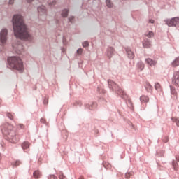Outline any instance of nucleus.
<instances>
[{
  "label": "nucleus",
  "instance_id": "obj_1",
  "mask_svg": "<svg viewBox=\"0 0 179 179\" xmlns=\"http://www.w3.org/2000/svg\"><path fill=\"white\" fill-rule=\"evenodd\" d=\"M14 35L17 40L13 43V50L16 54H23L24 52V46H23V40L26 41H33V36L29 34V29L24 24L23 16L17 14L14 15L12 19Z\"/></svg>",
  "mask_w": 179,
  "mask_h": 179
},
{
  "label": "nucleus",
  "instance_id": "obj_2",
  "mask_svg": "<svg viewBox=\"0 0 179 179\" xmlns=\"http://www.w3.org/2000/svg\"><path fill=\"white\" fill-rule=\"evenodd\" d=\"M2 134L6 136L8 141L11 143H16L19 138L16 134V128L9 123H4L1 127Z\"/></svg>",
  "mask_w": 179,
  "mask_h": 179
},
{
  "label": "nucleus",
  "instance_id": "obj_3",
  "mask_svg": "<svg viewBox=\"0 0 179 179\" xmlns=\"http://www.w3.org/2000/svg\"><path fill=\"white\" fill-rule=\"evenodd\" d=\"M8 68L10 69H15L18 72H23L24 67L23 66V62L22 59L17 57H10L8 58Z\"/></svg>",
  "mask_w": 179,
  "mask_h": 179
},
{
  "label": "nucleus",
  "instance_id": "obj_4",
  "mask_svg": "<svg viewBox=\"0 0 179 179\" xmlns=\"http://www.w3.org/2000/svg\"><path fill=\"white\" fill-rule=\"evenodd\" d=\"M108 85L109 89H110V90L116 92L118 96H120L122 99H127V94H125L124 90H122V89H121L120 86H118L116 83H115L114 81L111 80H108Z\"/></svg>",
  "mask_w": 179,
  "mask_h": 179
},
{
  "label": "nucleus",
  "instance_id": "obj_5",
  "mask_svg": "<svg viewBox=\"0 0 179 179\" xmlns=\"http://www.w3.org/2000/svg\"><path fill=\"white\" fill-rule=\"evenodd\" d=\"M68 13H69V10L64 8L62 11V17H56V26L58 27L59 30H64L65 22L64 17H68Z\"/></svg>",
  "mask_w": 179,
  "mask_h": 179
},
{
  "label": "nucleus",
  "instance_id": "obj_6",
  "mask_svg": "<svg viewBox=\"0 0 179 179\" xmlns=\"http://www.w3.org/2000/svg\"><path fill=\"white\" fill-rule=\"evenodd\" d=\"M6 43H8V29L3 28L0 31V45L3 49L5 48Z\"/></svg>",
  "mask_w": 179,
  "mask_h": 179
},
{
  "label": "nucleus",
  "instance_id": "obj_7",
  "mask_svg": "<svg viewBox=\"0 0 179 179\" xmlns=\"http://www.w3.org/2000/svg\"><path fill=\"white\" fill-rule=\"evenodd\" d=\"M38 12L40 20H45L47 17V10L45 9V6H41L38 7Z\"/></svg>",
  "mask_w": 179,
  "mask_h": 179
},
{
  "label": "nucleus",
  "instance_id": "obj_8",
  "mask_svg": "<svg viewBox=\"0 0 179 179\" xmlns=\"http://www.w3.org/2000/svg\"><path fill=\"white\" fill-rule=\"evenodd\" d=\"M165 23L169 27H176L177 24H178V23H179V18H178V17H176L171 20H166Z\"/></svg>",
  "mask_w": 179,
  "mask_h": 179
},
{
  "label": "nucleus",
  "instance_id": "obj_9",
  "mask_svg": "<svg viewBox=\"0 0 179 179\" xmlns=\"http://www.w3.org/2000/svg\"><path fill=\"white\" fill-rule=\"evenodd\" d=\"M172 83L179 87V71H176L172 78Z\"/></svg>",
  "mask_w": 179,
  "mask_h": 179
},
{
  "label": "nucleus",
  "instance_id": "obj_10",
  "mask_svg": "<svg viewBox=\"0 0 179 179\" xmlns=\"http://www.w3.org/2000/svg\"><path fill=\"white\" fill-rule=\"evenodd\" d=\"M143 46L144 48H150V47H152V42L150 39L145 38L143 41Z\"/></svg>",
  "mask_w": 179,
  "mask_h": 179
},
{
  "label": "nucleus",
  "instance_id": "obj_11",
  "mask_svg": "<svg viewBox=\"0 0 179 179\" xmlns=\"http://www.w3.org/2000/svg\"><path fill=\"white\" fill-rule=\"evenodd\" d=\"M125 51L127 54L128 57L130 59H134V57H135V55L134 54V52H132V50H131V48H129V47L125 48Z\"/></svg>",
  "mask_w": 179,
  "mask_h": 179
},
{
  "label": "nucleus",
  "instance_id": "obj_12",
  "mask_svg": "<svg viewBox=\"0 0 179 179\" xmlns=\"http://www.w3.org/2000/svg\"><path fill=\"white\" fill-rule=\"evenodd\" d=\"M140 101L141 103V107H145V103L149 102V97L143 95L140 97Z\"/></svg>",
  "mask_w": 179,
  "mask_h": 179
},
{
  "label": "nucleus",
  "instance_id": "obj_13",
  "mask_svg": "<svg viewBox=\"0 0 179 179\" xmlns=\"http://www.w3.org/2000/svg\"><path fill=\"white\" fill-rule=\"evenodd\" d=\"M146 64L150 65V66H156V64H157V60H153L150 58H148L145 59Z\"/></svg>",
  "mask_w": 179,
  "mask_h": 179
},
{
  "label": "nucleus",
  "instance_id": "obj_14",
  "mask_svg": "<svg viewBox=\"0 0 179 179\" xmlns=\"http://www.w3.org/2000/svg\"><path fill=\"white\" fill-rule=\"evenodd\" d=\"M108 58H111V57H113V55H114V48H113L112 47H109L107 49V54H106Z\"/></svg>",
  "mask_w": 179,
  "mask_h": 179
},
{
  "label": "nucleus",
  "instance_id": "obj_15",
  "mask_svg": "<svg viewBox=\"0 0 179 179\" xmlns=\"http://www.w3.org/2000/svg\"><path fill=\"white\" fill-rule=\"evenodd\" d=\"M85 108H88L89 110H93L94 108H96L97 107V103L96 102H94L92 104H85Z\"/></svg>",
  "mask_w": 179,
  "mask_h": 179
},
{
  "label": "nucleus",
  "instance_id": "obj_16",
  "mask_svg": "<svg viewBox=\"0 0 179 179\" xmlns=\"http://www.w3.org/2000/svg\"><path fill=\"white\" fill-rule=\"evenodd\" d=\"M30 147V143L29 142H24L22 144V148L24 152H28L29 151V148Z\"/></svg>",
  "mask_w": 179,
  "mask_h": 179
},
{
  "label": "nucleus",
  "instance_id": "obj_17",
  "mask_svg": "<svg viewBox=\"0 0 179 179\" xmlns=\"http://www.w3.org/2000/svg\"><path fill=\"white\" fill-rule=\"evenodd\" d=\"M173 170H175V171H178V163H177L176 160H173L171 162Z\"/></svg>",
  "mask_w": 179,
  "mask_h": 179
},
{
  "label": "nucleus",
  "instance_id": "obj_18",
  "mask_svg": "<svg viewBox=\"0 0 179 179\" xmlns=\"http://www.w3.org/2000/svg\"><path fill=\"white\" fill-rule=\"evenodd\" d=\"M137 68L140 69V71H143V69L145 68V64H143L142 62H139L137 64Z\"/></svg>",
  "mask_w": 179,
  "mask_h": 179
},
{
  "label": "nucleus",
  "instance_id": "obj_19",
  "mask_svg": "<svg viewBox=\"0 0 179 179\" xmlns=\"http://www.w3.org/2000/svg\"><path fill=\"white\" fill-rule=\"evenodd\" d=\"M33 176L34 178H40V177H41V172H40V171H35Z\"/></svg>",
  "mask_w": 179,
  "mask_h": 179
},
{
  "label": "nucleus",
  "instance_id": "obj_20",
  "mask_svg": "<svg viewBox=\"0 0 179 179\" xmlns=\"http://www.w3.org/2000/svg\"><path fill=\"white\" fill-rule=\"evenodd\" d=\"M47 2L48 3L49 6H50V8H52V6H54L55 5L57 4L56 0H48Z\"/></svg>",
  "mask_w": 179,
  "mask_h": 179
},
{
  "label": "nucleus",
  "instance_id": "obj_21",
  "mask_svg": "<svg viewBox=\"0 0 179 179\" xmlns=\"http://www.w3.org/2000/svg\"><path fill=\"white\" fill-rule=\"evenodd\" d=\"M11 164L13 167H17V166H20V164H22V162L19 160H16V161H13L11 163Z\"/></svg>",
  "mask_w": 179,
  "mask_h": 179
},
{
  "label": "nucleus",
  "instance_id": "obj_22",
  "mask_svg": "<svg viewBox=\"0 0 179 179\" xmlns=\"http://www.w3.org/2000/svg\"><path fill=\"white\" fill-rule=\"evenodd\" d=\"M155 89L157 90V92H162V87L159 83L155 84Z\"/></svg>",
  "mask_w": 179,
  "mask_h": 179
},
{
  "label": "nucleus",
  "instance_id": "obj_23",
  "mask_svg": "<svg viewBox=\"0 0 179 179\" xmlns=\"http://www.w3.org/2000/svg\"><path fill=\"white\" fill-rule=\"evenodd\" d=\"M145 37H148V38H152V37H153V36H155V34H153L152 31H148V32L145 33Z\"/></svg>",
  "mask_w": 179,
  "mask_h": 179
},
{
  "label": "nucleus",
  "instance_id": "obj_24",
  "mask_svg": "<svg viewBox=\"0 0 179 179\" xmlns=\"http://www.w3.org/2000/svg\"><path fill=\"white\" fill-rule=\"evenodd\" d=\"M145 87L147 92H150L152 90V85H150V83H146Z\"/></svg>",
  "mask_w": 179,
  "mask_h": 179
},
{
  "label": "nucleus",
  "instance_id": "obj_25",
  "mask_svg": "<svg viewBox=\"0 0 179 179\" xmlns=\"http://www.w3.org/2000/svg\"><path fill=\"white\" fill-rule=\"evenodd\" d=\"M173 122H175L177 127H179V118L178 117H172L171 118Z\"/></svg>",
  "mask_w": 179,
  "mask_h": 179
},
{
  "label": "nucleus",
  "instance_id": "obj_26",
  "mask_svg": "<svg viewBox=\"0 0 179 179\" xmlns=\"http://www.w3.org/2000/svg\"><path fill=\"white\" fill-rule=\"evenodd\" d=\"M106 3L108 8H113V2H111V0H106Z\"/></svg>",
  "mask_w": 179,
  "mask_h": 179
},
{
  "label": "nucleus",
  "instance_id": "obj_27",
  "mask_svg": "<svg viewBox=\"0 0 179 179\" xmlns=\"http://www.w3.org/2000/svg\"><path fill=\"white\" fill-rule=\"evenodd\" d=\"M173 66H178L179 65V57L176 58L173 62Z\"/></svg>",
  "mask_w": 179,
  "mask_h": 179
},
{
  "label": "nucleus",
  "instance_id": "obj_28",
  "mask_svg": "<svg viewBox=\"0 0 179 179\" xmlns=\"http://www.w3.org/2000/svg\"><path fill=\"white\" fill-rule=\"evenodd\" d=\"M58 176L59 179H66V177L64 176V173L62 172H59Z\"/></svg>",
  "mask_w": 179,
  "mask_h": 179
},
{
  "label": "nucleus",
  "instance_id": "obj_29",
  "mask_svg": "<svg viewBox=\"0 0 179 179\" xmlns=\"http://www.w3.org/2000/svg\"><path fill=\"white\" fill-rule=\"evenodd\" d=\"M97 91L99 92V93H106V91L100 87H98Z\"/></svg>",
  "mask_w": 179,
  "mask_h": 179
},
{
  "label": "nucleus",
  "instance_id": "obj_30",
  "mask_svg": "<svg viewBox=\"0 0 179 179\" xmlns=\"http://www.w3.org/2000/svg\"><path fill=\"white\" fill-rule=\"evenodd\" d=\"M83 52V49H82V48H79V49L76 51L77 55H80Z\"/></svg>",
  "mask_w": 179,
  "mask_h": 179
},
{
  "label": "nucleus",
  "instance_id": "obj_31",
  "mask_svg": "<svg viewBox=\"0 0 179 179\" xmlns=\"http://www.w3.org/2000/svg\"><path fill=\"white\" fill-rule=\"evenodd\" d=\"M73 19H75V17L71 16V17L68 19V22H69V23H73Z\"/></svg>",
  "mask_w": 179,
  "mask_h": 179
},
{
  "label": "nucleus",
  "instance_id": "obj_32",
  "mask_svg": "<svg viewBox=\"0 0 179 179\" xmlns=\"http://www.w3.org/2000/svg\"><path fill=\"white\" fill-rule=\"evenodd\" d=\"M83 47H84V48H86V47H89V42H87V41L83 42Z\"/></svg>",
  "mask_w": 179,
  "mask_h": 179
},
{
  "label": "nucleus",
  "instance_id": "obj_33",
  "mask_svg": "<svg viewBox=\"0 0 179 179\" xmlns=\"http://www.w3.org/2000/svg\"><path fill=\"white\" fill-rule=\"evenodd\" d=\"M7 117L8 118H9L10 120H13V115H12V113H7Z\"/></svg>",
  "mask_w": 179,
  "mask_h": 179
},
{
  "label": "nucleus",
  "instance_id": "obj_34",
  "mask_svg": "<svg viewBox=\"0 0 179 179\" xmlns=\"http://www.w3.org/2000/svg\"><path fill=\"white\" fill-rule=\"evenodd\" d=\"M75 106H78V107L82 106V102L80 101H77L75 103Z\"/></svg>",
  "mask_w": 179,
  "mask_h": 179
},
{
  "label": "nucleus",
  "instance_id": "obj_35",
  "mask_svg": "<svg viewBox=\"0 0 179 179\" xmlns=\"http://www.w3.org/2000/svg\"><path fill=\"white\" fill-rule=\"evenodd\" d=\"M171 87V94H176V90L174 89V87Z\"/></svg>",
  "mask_w": 179,
  "mask_h": 179
},
{
  "label": "nucleus",
  "instance_id": "obj_36",
  "mask_svg": "<svg viewBox=\"0 0 179 179\" xmlns=\"http://www.w3.org/2000/svg\"><path fill=\"white\" fill-rule=\"evenodd\" d=\"M48 179H58L57 178V176H54V175H50L48 177Z\"/></svg>",
  "mask_w": 179,
  "mask_h": 179
},
{
  "label": "nucleus",
  "instance_id": "obj_37",
  "mask_svg": "<svg viewBox=\"0 0 179 179\" xmlns=\"http://www.w3.org/2000/svg\"><path fill=\"white\" fill-rule=\"evenodd\" d=\"M131 176H132V173H127L125 174L126 178H129V177H131Z\"/></svg>",
  "mask_w": 179,
  "mask_h": 179
},
{
  "label": "nucleus",
  "instance_id": "obj_38",
  "mask_svg": "<svg viewBox=\"0 0 179 179\" xmlns=\"http://www.w3.org/2000/svg\"><path fill=\"white\" fill-rule=\"evenodd\" d=\"M103 166L106 169H110V167H111V165H110V164H108L107 165V164H103Z\"/></svg>",
  "mask_w": 179,
  "mask_h": 179
},
{
  "label": "nucleus",
  "instance_id": "obj_39",
  "mask_svg": "<svg viewBox=\"0 0 179 179\" xmlns=\"http://www.w3.org/2000/svg\"><path fill=\"white\" fill-rule=\"evenodd\" d=\"M163 153H164V152H163V151H162L161 152H157V156L161 157V156H163Z\"/></svg>",
  "mask_w": 179,
  "mask_h": 179
},
{
  "label": "nucleus",
  "instance_id": "obj_40",
  "mask_svg": "<svg viewBox=\"0 0 179 179\" xmlns=\"http://www.w3.org/2000/svg\"><path fill=\"white\" fill-rule=\"evenodd\" d=\"M40 121L42 124H46L45 119L44 118H41Z\"/></svg>",
  "mask_w": 179,
  "mask_h": 179
},
{
  "label": "nucleus",
  "instance_id": "obj_41",
  "mask_svg": "<svg viewBox=\"0 0 179 179\" xmlns=\"http://www.w3.org/2000/svg\"><path fill=\"white\" fill-rule=\"evenodd\" d=\"M14 2H15V0H9L8 3L9 5H13Z\"/></svg>",
  "mask_w": 179,
  "mask_h": 179
},
{
  "label": "nucleus",
  "instance_id": "obj_42",
  "mask_svg": "<svg viewBox=\"0 0 179 179\" xmlns=\"http://www.w3.org/2000/svg\"><path fill=\"white\" fill-rule=\"evenodd\" d=\"M43 103L44 104H48V99H47V98H45L43 101Z\"/></svg>",
  "mask_w": 179,
  "mask_h": 179
},
{
  "label": "nucleus",
  "instance_id": "obj_43",
  "mask_svg": "<svg viewBox=\"0 0 179 179\" xmlns=\"http://www.w3.org/2000/svg\"><path fill=\"white\" fill-rule=\"evenodd\" d=\"M176 160L177 162H179V155H177L176 156Z\"/></svg>",
  "mask_w": 179,
  "mask_h": 179
},
{
  "label": "nucleus",
  "instance_id": "obj_44",
  "mask_svg": "<svg viewBox=\"0 0 179 179\" xmlns=\"http://www.w3.org/2000/svg\"><path fill=\"white\" fill-rule=\"evenodd\" d=\"M149 23L153 24V23H155V20H149Z\"/></svg>",
  "mask_w": 179,
  "mask_h": 179
},
{
  "label": "nucleus",
  "instance_id": "obj_45",
  "mask_svg": "<svg viewBox=\"0 0 179 179\" xmlns=\"http://www.w3.org/2000/svg\"><path fill=\"white\" fill-rule=\"evenodd\" d=\"M20 128L23 129L24 128V126L22 124H19Z\"/></svg>",
  "mask_w": 179,
  "mask_h": 179
},
{
  "label": "nucleus",
  "instance_id": "obj_46",
  "mask_svg": "<svg viewBox=\"0 0 179 179\" xmlns=\"http://www.w3.org/2000/svg\"><path fill=\"white\" fill-rule=\"evenodd\" d=\"M168 141H169V138H166V139L164 140V142L165 143H167Z\"/></svg>",
  "mask_w": 179,
  "mask_h": 179
},
{
  "label": "nucleus",
  "instance_id": "obj_47",
  "mask_svg": "<svg viewBox=\"0 0 179 179\" xmlns=\"http://www.w3.org/2000/svg\"><path fill=\"white\" fill-rule=\"evenodd\" d=\"M27 2H28V3H31V2H33V0H27Z\"/></svg>",
  "mask_w": 179,
  "mask_h": 179
},
{
  "label": "nucleus",
  "instance_id": "obj_48",
  "mask_svg": "<svg viewBox=\"0 0 179 179\" xmlns=\"http://www.w3.org/2000/svg\"><path fill=\"white\" fill-rule=\"evenodd\" d=\"M62 52H63V54H65V48H63V49L62 50Z\"/></svg>",
  "mask_w": 179,
  "mask_h": 179
},
{
  "label": "nucleus",
  "instance_id": "obj_49",
  "mask_svg": "<svg viewBox=\"0 0 179 179\" xmlns=\"http://www.w3.org/2000/svg\"><path fill=\"white\" fill-rule=\"evenodd\" d=\"M63 44H65V37H63Z\"/></svg>",
  "mask_w": 179,
  "mask_h": 179
},
{
  "label": "nucleus",
  "instance_id": "obj_50",
  "mask_svg": "<svg viewBox=\"0 0 179 179\" xmlns=\"http://www.w3.org/2000/svg\"><path fill=\"white\" fill-rule=\"evenodd\" d=\"M88 2H89V3H90V2H92V0H89V1H88Z\"/></svg>",
  "mask_w": 179,
  "mask_h": 179
},
{
  "label": "nucleus",
  "instance_id": "obj_51",
  "mask_svg": "<svg viewBox=\"0 0 179 179\" xmlns=\"http://www.w3.org/2000/svg\"><path fill=\"white\" fill-rule=\"evenodd\" d=\"M132 128H134V125L131 124Z\"/></svg>",
  "mask_w": 179,
  "mask_h": 179
},
{
  "label": "nucleus",
  "instance_id": "obj_52",
  "mask_svg": "<svg viewBox=\"0 0 179 179\" xmlns=\"http://www.w3.org/2000/svg\"><path fill=\"white\" fill-rule=\"evenodd\" d=\"M122 1H126V0H122Z\"/></svg>",
  "mask_w": 179,
  "mask_h": 179
}]
</instances>
